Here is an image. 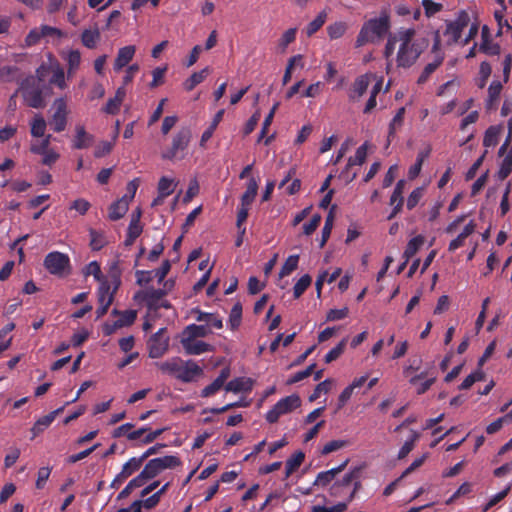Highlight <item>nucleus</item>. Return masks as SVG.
Here are the masks:
<instances>
[{
  "label": "nucleus",
  "mask_w": 512,
  "mask_h": 512,
  "mask_svg": "<svg viewBox=\"0 0 512 512\" xmlns=\"http://www.w3.org/2000/svg\"><path fill=\"white\" fill-rule=\"evenodd\" d=\"M483 379V373L482 372H473L469 374L460 384L459 389L460 390H467L469 389L475 382L480 381Z\"/></svg>",
  "instance_id": "69168bd1"
},
{
  "label": "nucleus",
  "mask_w": 512,
  "mask_h": 512,
  "mask_svg": "<svg viewBox=\"0 0 512 512\" xmlns=\"http://www.w3.org/2000/svg\"><path fill=\"white\" fill-rule=\"evenodd\" d=\"M164 328L159 329L155 334H153L148 341V349L149 356L151 358H159L161 357L167 350L168 343L167 340L162 338V334L164 332Z\"/></svg>",
  "instance_id": "9d476101"
},
{
  "label": "nucleus",
  "mask_w": 512,
  "mask_h": 512,
  "mask_svg": "<svg viewBox=\"0 0 512 512\" xmlns=\"http://www.w3.org/2000/svg\"><path fill=\"white\" fill-rule=\"evenodd\" d=\"M129 208L128 195H124L121 199L113 202L109 207L108 217L112 221L121 219Z\"/></svg>",
  "instance_id": "dca6fc26"
},
{
  "label": "nucleus",
  "mask_w": 512,
  "mask_h": 512,
  "mask_svg": "<svg viewBox=\"0 0 512 512\" xmlns=\"http://www.w3.org/2000/svg\"><path fill=\"white\" fill-rule=\"evenodd\" d=\"M136 52L134 45H127L118 50L113 68L116 72L122 70L133 59Z\"/></svg>",
  "instance_id": "ddd939ff"
},
{
  "label": "nucleus",
  "mask_w": 512,
  "mask_h": 512,
  "mask_svg": "<svg viewBox=\"0 0 512 512\" xmlns=\"http://www.w3.org/2000/svg\"><path fill=\"white\" fill-rule=\"evenodd\" d=\"M193 313L196 315V321L198 322H205L209 327H213L216 329H221L223 327L222 318L219 317L217 314L213 313H206L201 311L200 309L193 310Z\"/></svg>",
  "instance_id": "aec40b11"
},
{
  "label": "nucleus",
  "mask_w": 512,
  "mask_h": 512,
  "mask_svg": "<svg viewBox=\"0 0 512 512\" xmlns=\"http://www.w3.org/2000/svg\"><path fill=\"white\" fill-rule=\"evenodd\" d=\"M369 86V77L368 75H361L357 77L352 86V93L349 95L351 100L358 99L362 97L367 88Z\"/></svg>",
  "instance_id": "b1692460"
},
{
  "label": "nucleus",
  "mask_w": 512,
  "mask_h": 512,
  "mask_svg": "<svg viewBox=\"0 0 512 512\" xmlns=\"http://www.w3.org/2000/svg\"><path fill=\"white\" fill-rule=\"evenodd\" d=\"M346 31V25L343 22H335L327 27V33L331 39H338Z\"/></svg>",
  "instance_id": "864d4df0"
},
{
  "label": "nucleus",
  "mask_w": 512,
  "mask_h": 512,
  "mask_svg": "<svg viewBox=\"0 0 512 512\" xmlns=\"http://www.w3.org/2000/svg\"><path fill=\"white\" fill-rule=\"evenodd\" d=\"M64 410V406L60 407L49 414L39 418L31 428L32 437L31 439H34L41 433H43L55 420L56 416L60 414Z\"/></svg>",
  "instance_id": "f8f14e48"
},
{
  "label": "nucleus",
  "mask_w": 512,
  "mask_h": 512,
  "mask_svg": "<svg viewBox=\"0 0 512 512\" xmlns=\"http://www.w3.org/2000/svg\"><path fill=\"white\" fill-rule=\"evenodd\" d=\"M167 295L166 289H148L143 293L142 299L149 310L157 311L159 302Z\"/></svg>",
  "instance_id": "4468645a"
},
{
  "label": "nucleus",
  "mask_w": 512,
  "mask_h": 512,
  "mask_svg": "<svg viewBox=\"0 0 512 512\" xmlns=\"http://www.w3.org/2000/svg\"><path fill=\"white\" fill-rule=\"evenodd\" d=\"M252 386L253 381L250 378L238 377L229 381L224 388L227 392L239 393L251 391Z\"/></svg>",
  "instance_id": "6ab92c4d"
},
{
  "label": "nucleus",
  "mask_w": 512,
  "mask_h": 512,
  "mask_svg": "<svg viewBox=\"0 0 512 512\" xmlns=\"http://www.w3.org/2000/svg\"><path fill=\"white\" fill-rule=\"evenodd\" d=\"M210 332L211 331L207 325L190 324L184 329L182 338H203L206 337Z\"/></svg>",
  "instance_id": "393cba45"
},
{
  "label": "nucleus",
  "mask_w": 512,
  "mask_h": 512,
  "mask_svg": "<svg viewBox=\"0 0 512 512\" xmlns=\"http://www.w3.org/2000/svg\"><path fill=\"white\" fill-rule=\"evenodd\" d=\"M192 137V132L189 127H182L173 136L169 148L162 153V158L167 160H180L185 157V151L189 146Z\"/></svg>",
  "instance_id": "39448f33"
},
{
  "label": "nucleus",
  "mask_w": 512,
  "mask_h": 512,
  "mask_svg": "<svg viewBox=\"0 0 512 512\" xmlns=\"http://www.w3.org/2000/svg\"><path fill=\"white\" fill-rule=\"evenodd\" d=\"M417 438L418 434L413 432L411 438L406 440L403 446L400 448L398 452V459H404L413 450Z\"/></svg>",
  "instance_id": "052dcab7"
},
{
  "label": "nucleus",
  "mask_w": 512,
  "mask_h": 512,
  "mask_svg": "<svg viewBox=\"0 0 512 512\" xmlns=\"http://www.w3.org/2000/svg\"><path fill=\"white\" fill-rule=\"evenodd\" d=\"M349 442L347 440H332L326 443L322 449V454L327 455L339 449H342L348 446Z\"/></svg>",
  "instance_id": "bf43d9fd"
},
{
  "label": "nucleus",
  "mask_w": 512,
  "mask_h": 512,
  "mask_svg": "<svg viewBox=\"0 0 512 512\" xmlns=\"http://www.w3.org/2000/svg\"><path fill=\"white\" fill-rule=\"evenodd\" d=\"M367 147V143L365 142L357 148L354 157L349 158L346 170H348V168L351 166L362 165L365 162L367 157Z\"/></svg>",
  "instance_id": "4c0bfd02"
},
{
  "label": "nucleus",
  "mask_w": 512,
  "mask_h": 512,
  "mask_svg": "<svg viewBox=\"0 0 512 512\" xmlns=\"http://www.w3.org/2000/svg\"><path fill=\"white\" fill-rule=\"evenodd\" d=\"M241 320H242V305L240 302H237L233 305V307L230 311L229 320H228L230 328L232 330L237 329L241 324Z\"/></svg>",
  "instance_id": "e433bc0d"
},
{
  "label": "nucleus",
  "mask_w": 512,
  "mask_h": 512,
  "mask_svg": "<svg viewBox=\"0 0 512 512\" xmlns=\"http://www.w3.org/2000/svg\"><path fill=\"white\" fill-rule=\"evenodd\" d=\"M51 142V135H47L44 137V139L40 143L32 144L30 147V151L33 154L40 155L42 153H46L49 151V145Z\"/></svg>",
  "instance_id": "0e129e2a"
},
{
  "label": "nucleus",
  "mask_w": 512,
  "mask_h": 512,
  "mask_svg": "<svg viewBox=\"0 0 512 512\" xmlns=\"http://www.w3.org/2000/svg\"><path fill=\"white\" fill-rule=\"evenodd\" d=\"M156 460H158V463L160 464V467L163 471L165 469H173L181 465V460L177 456L173 455L158 457Z\"/></svg>",
  "instance_id": "09e8293b"
},
{
  "label": "nucleus",
  "mask_w": 512,
  "mask_h": 512,
  "mask_svg": "<svg viewBox=\"0 0 512 512\" xmlns=\"http://www.w3.org/2000/svg\"><path fill=\"white\" fill-rule=\"evenodd\" d=\"M121 285V279L118 272H112L110 273L109 279H104L101 281L97 296H98V303H105L107 300H111V304L114 301V296L119 289Z\"/></svg>",
  "instance_id": "6e6552de"
},
{
  "label": "nucleus",
  "mask_w": 512,
  "mask_h": 512,
  "mask_svg": "<svg viewBox=\"0 0 512 512\" xmlns=\"http://www.w3.org/2000/svg\"><path fill=\"white\" fill-rule=\"evenodd\" d=\"M502 91V84L500 81H493L488 88V102L491 105L497 101Z\"/></svg>",
  "instance_id": "e2e57ef3"
},
{
  "label": "nucleus",
  "mask_w": 512,
  "mask_h": 512,
  "mask_svg": "<svg viewBox=\"0 0 512 512\" xmlns=\"http://www.w3.org/2000/svg\"><path fill=\"white\" fill-rule=\"evenodd\" d=\"M43 264L49 273L56 276H63L70 267V259L68 255L64 253L54 251L45 256Z\"/></svg>",
  "instance_id": "423d86ee"
},
{
  "label": "nucleus",
  "mask_w": 512,
  "mask_h": 512,
  "mask_svg": "<svg viewBox=\"0 0 512 512\" xmlns=\"http://www.w3.org/2000/svg\"><path fill=\"white\" fill-rule=\"evenodd\" d=\"M143 469L145 470V473H147L148 477H150V479L155 478L163 471L156 458L149 460Z\"/></svg>",
  "instance_id": "13d9d810"
},
{
  "label": "nucleus",
  "mask_w": 512,
  "mask_h": 512,
  "mask_svg": "<svg viewBox=\"0 0 512 512\" xmlns=\"http://www.w3.org/2000/svg\"><path fill=\"white\" fill-rule=\"evenodd\" d=\"M170 487V482L165 483L157 492L152 494L150 497L143 500L144 507L146 509H152L158 505L163 494L167 492Z\"/></svg>",
  "instance_id": "f704fd0d"
},
{
  "label": "nucleus",
  "mask_w": 512,
  "mask_h": 512,
  "mask_svg": "<svg viewBox=\"0 0 512 512\" xmlns=\"http://www.w3.org/2000/svg\"><path fill=\"white\" fill-rule=\"evenodd\" d=\"M501 133V128L498 126H490L484 135L483 145L485 147H493L497 145L499 140V135Z\"/></svg>",
  "instance_id": "c9c22d12"
},
{
  "label": "nucleus",
  "mask_w": 512,
  "mask_h": 512,
  "mask_svg": "<svg viewBox=\"0 0 512 512\" xmlns=\"http://www.w3.org/2000/svg\"><path fill=\"white\" fill-rule=\"evenodd\" d=\"M161 370L174 375L182 382L188 383L203 373L202 368L193 360L184 362L181 358H173L161 364Z\"/></svg>",
  "instance_id": "20e7f679"
},
{
  "label": "nucleus",
  "mask_w": 512,
  "mask_h": 512,
  "mask_svg": "<svg viewBox=\"0 0 512 512\" xmlns=\"http://www.w3.org/2000/svg\"><path fill=\"white\" fill-rule=\"evenodd\" d=\"M299 262V256L298 255H290L286 261L284 262L281 270H280V277L287 276L291 274L294 270L297 269Z\"/></svg>",
  "instance_id": "c03bdc74"
},
{
  "label": "nucleus",
  "mask_w": 512,
  "mask_h": 512,
  "mask_svg": "<svg viewBox=\"0 0 512 512\" xmlns=\"http://www.w3.org/2000/svg\"><path fill=\"white\" fill-rule=\"evenodd\" d=\"M305 459V454L302 451L294 453L285 465V477L288 478L294 471H296Z\"/></svg>",
  "instance_id": "c85d7f7f"
},
{
  "label": "nucleus",
  "mask_w": 512,
  "mask_h": 512,
  "mask_svg": "<svg viewBox=\"0 0 512 512\" xmlns=\"http://www.w3.org/2000/svg\"><path fill=\"white\" fill-rule=\"evenodd\" d=\"M76 134L73 140V148L75 149H86L89 148L93 141L94 136L92 134H89L84 126L77 125L76 126Z\"/></svg>",
  "instance_id": "a211bd4d"
},
{
  "label": "nucleus",
  "mask_w": 512,
  "mask_h": 512,
  "mask_svg": "<svg viewBox=\"0 0 512 512\" xmlns=\"http://www.w3.org/2000/svg\"><path fill=\"white\" fill-rule=\"evenodd\" d=\"M55 112L52 116V125L55 132H62L67 124V105L63 98L54 101Z\"/></svg>",
  "instance_id": "1a4fd4ad"
},
{
  "label": "nucleus",
  "mask_w": 512,
  "mask_h": 512,
  "mask_svg": "<svg viewBox=\"0 0 512 512\" xmlns=\"http://www.w3.org/2000/svg\"><path fill=\"white\" fill-rule=\"evenodd\" d=\"M25 103L31 108H44L45 98L52 93L50 84H39L38 79L26 77L20 86Z\"/></svg>",
  "instance_id": "7ed1b4c3"
},
{
  "label": "nucleus",
  "mask_w": 512,
  "mask_h": 512,
  "mask_svg": "<svg viewBox=\"0 0 512 512\" xmlns=\"http://www.w3.org/2000/svg\"><path fill=\"white\" fill-rule=\"evenodd\" d=\"M106 243L103 233L94 229L90 230V246L92 250L99 251L106 245Z\"/></svg>",
  "instance_id": "37998d69"
},
{
  "label": "nucleus",
  "mask_w": 512,
  "mask_h": 512,
  "mask_svg": "<svg viewBox=\"0 0 512 512\" xmlns=\"http://www.w3.org/2000/svg\"><path fill=\"white\" fill-rule=\"evenodd\" d=\"M431 152L430 147L427 149L420 151L417 155L416 162L410 167L408 175L411 179L417 177L421 172L423 162L429 156Z\"/></svg>",
  "instance_id": "473e14b6"
},
{
  "label": "nucleus",
  "mask_w": 512,
  "mask_h": 512,
  "mask_svg": "<svg viewBox=\"0 0 512 512\" xmlns=\"http://www.w3.org/2000/svg\"><path fill=\"white\" fill-rule=\"evenodd\" d=\"M258 192V181L251 177L247 182L246 191L241 196V204L242 206H250Z\"/></svg>",
  "instance_id": "a878e982"
},
{
  "label": "nucleus",
  "mask_w": 512,
  "mask_h": 512,
  "mask_svg": "<svg viewBox=\"0 0 512 512\" xmlns=\"http://www.w3.org/2000/svg\"><path fill=\"white\" fill-rule=\"evenodd\" d=\"M296 28L286 30L279 40V46L284 50L289 44L296 39Z\"/></svg>",
  "instance_id": "774afa93"
},
{
  "label": "nucleus",
  "mask_w": 512,
  "mask_h": 512,
  "mask_svg": "<svg viewBox=\"0 0 512 512\" xmlns=\"http://www.w3.org/2000/svg\"><path fill=\"white\" fill-rule=\"evenodd\" d=\"M422 6L427 17L435 15L436 13L440 12L443 8V5L441 3H436L433 0H423Z\"/></svg>",
  "instance_id": "680f3d73"
},
{
  "label": "nucleus",
  "mask_w": 512,
  "mask_h": 512,
  "mask_svg": "<svg viewBox=\"0 0 512 512\" xmlns=\"http://www.w3.org/2000/svg\"><path fill=\"white\" fill-rule=\"evenodd\" d=\"M140 216L141 211H138V216H132L131 218V221L127 229V234L131 235V237L138 238L143 231V227L140 223Z\"/></svg>",
  "instance_id": "49530a36"
},
{
  "label": "nucleus",
  "mask_w": 512,
  "mask_h": 512,
  "mask_svg": "<svg viewBox=\"0 0 512 512\" xmlns=\"http://www.w3.org/2000/svg\"><path fill=\"white\" fill-rule=\"evenodd\" d=\"M311 282L312 278L310 275H303L293 287L294 298L298 299L299 297H301L307 290V288L311 285Z\"/></svg>",
  "instance_id": "ea45409f"
},
{
  "label": "nucleus",
  "mask_w": 512,
  "mask_h": 512,
  "mask_svg": "<svg viewBox=\"0 0 512 512\" xmlns=\"http://www.w3.org/2000/svg\"><path fill=\"white\" fill-rule=\"evenodd\" d=\"M125 97L126 90L124 86H121L116 90L114 97L107 101L106 105L102 108V111L109 115H116L120 111L121 104Z\"/></svg>",
  "instance_id": "2eb2a0df"
},
{
  "label": "nucleus",
  "mask_w": 512,
  "mask_h": 512,
  "mask_svg": "<svg viewBox=\"0 0 512 512\" xmlns=\"http://www.w3.org/2000/svg\"><path fill=\"white\" fill-rule=\"evenodd\" d=\"M326 21V13L325 12H321L317 15V17L311 21L307 28H306V33L308 36H312L313 34H315L325 23Z\"/></svg>",
  "instance_id": "de8ad7c7"
},
{
  "label": "nucleus",
  "mask_w": 512,
  "mask_h": 512,
  "mask_svg": "<svg viewBox=\"0 0 512 512\" xmlns=\"http://www.w3.org/2000/svg\"><path fill=\"white\" fill-rule=\"evenodd\" d=\"M424 241L425 238L422 235H417L413 237L411 240H409L403 253L405 263H407L418 252V250L424 244Z\"/></svg>",
  "instance_id": "cd10ccee"
},
{
  "label": "nucleus",
  "mask_w": 512,
  "mask_h": 512,
  "mask_svg": "<svg viewBox=\"0 0 512 512\" xmlns=\"http://www.w3.org/2000/svg\"><path fill=\"white\" fill-rule=\"evenodd\" d=\"M333 220H334L333 214H332V212H330L328 214V216L326 217L325 224L322 229V236H321V242H320L321 248L326 244V242L328 241V239L330 237L331 230L333 227Z\"/></svg>",
  "instance_id": "6e6d98bb"
},
{
  "label": "nucleus",
  "mask_w": 512,
  "mask_h": 512,
  "mask_svg": "<svg viewBox=\"0 0 512 512\" xmlns=\"http://www.w3.org/2000/svg\"><path fill=\"white\" fill-rule=\"evenodd\" d=\"M347 338H343L334 348H332L324 357L325 363H331L337 360L344 352Z\"/></svg>",
  "instance_id": "79ce46f5"
},
{
  "label": "nucleus",
  "mask_w": 512,
  "mask_h": 512,
  "mask_svg": "<svg viewBox=\"0 0 512 512\" xmlns=\"http://www.w3.org/2000/svg\"><path fill=\"white\" fill-rule=\"evenodd\" d=\"M444 61V56H435L434 57V60L433 62L431 63H428L423 71L421 72L418 80H417V83L418 84H424L428 81V79L430 78V76L436 71V69L442 65Z\"/></svg>",
  "instance_id": "bb28decb"
},
{
  "label": "nucleus",
  "mask_w": 512,
  "mask_h": 512,
  "mask_svg": "<svg viewBox=\"0 0 512 512\" xmlns=\"http://www.w3.org/2000/svg\"><path fill=\"white\" fill-rule=\"evenodd\" d=\"M174 192V183L172 179L161 177L158 183V193L161 196H169Z\"/></svg>",
  "instance_id": "3c124183"
},
{
  "label": "nucleus",
  "mask_w": 512,
  "mask_h": 512,
  "mask_svg": "<svg viewBox=\"0 0 512 512\" xmlns=\"http://www.w3.org/2000/svg\"><path fill=\"white\" fill-rule=\"evenodd\" d=\"M19 68L17 66H4L0 68V79L12 82L17 79Z\"/></svg>",
  "instance_id": "603ef678"
},
{
  "label": "nucleus",
  "mask_w": 512,
  "mask_h": 512,
  "mask_svg": "<svg viewBox=\"0 0 512 512\" xmlns=\"http://www.w3.org/2000/svg\"><path fill=\"white\" fill-rule=\"evenodd\" d=\"M144 462V458L139 457H132L130 458L121 469V473L125 475L126 478L130 477L133 473L138 471L142 464Z\"/></svg>",
  "instance_id": "2f4dec72"
},
{
  "label": "nucleus",
  "mask_w": 512,
  "mask_h": 512,
  "mask_svg": "<svg viewBox=\"0 0 512 512\" xmlns=\"http://www.w3.org/2000/svg\"><path fill=\"white\" fill-rule=\"evenodd\" d=\"M275 405L285 415L300 407L301 399L297 394H292L280 399Z\"/></svg>",
  "instance_id": "412c9836"
},
{
  "label": "nucleus",
  "mask_w": 512,
  "mask_h": 512,
  "mask_svg": "<svg viewBox=\"0 0 512 512\" xmlns=\"http://www.w3.org/2000/svg\"><path fill=\"white\" fill-rule=\"evenodd\" d=\"M100 40V32L98 29H85L81 34V42L88 49H94Z\"/></svg>",
  "instance_id": "7c9ffc66"
},
{
  "label": "nucleus",
  "mask_w": 512,
  "mask_h": 512,
  "mask_svg": "<svg viewBox=\"0 0 512 512\" xmlns=\"http://www.w3.org/2000/svg\"><path fill=\"white\" fill-rule=\"evenodd\" d=\"M414 28H400V44L396 55V63L400 68H410L428 47L425 38L415 39Z\"/></svg>",
  "instance_id": "f257e3e1"
},
{
  "label": "nucleus",
  "mask_w": 512,
  "mask_h": 512,
  "mask_svg": "<svg viewBox=\"0 0 512 512\" xmlns=\"http://www.w3.org/2000/svg\"><path fill=\"white\" fill-rule=\"evenodd\" d=\"M480 51L490 55H498L500 53V46L497 43H493L489 36L488 27L482 28V43L480 45Z\"/></svg>",
  "instance_id": "4be33fe9"
},
{
  "label": "nucleus",
  "mask_w": 512,
  "mask_h": 512,
  "mask_svg": "<svg viewBox=\"0 0 512 512\" xmlns=\"http://www.w3.org/2000/svg\"><path fill=\"white\" fill-rule=\"evenodd\" d=\"M359 474H360L359 469H354V470L346 473L341 480H339L335 483L339 484V487H341L343 489L345 487L350 486L352 483L354 484L355 481H359L358 480Z\"/></svg>",
  "instance_id": "4d7b16f0"
},
{
  "label": "nucleus",
  "mask_w": 512,
  "mask_h": 512,
  "mask_svg": "<svg viewBox=\"0 0 512 512\" xmlns=\"http://www.w3.org/2000/svg\"><path fill=\"white\" fill-rule=\"evenodd\" d=\"M39 30H40V28L36 27L29 31V33L27 34V36L24 40L26 47L35 46L40 42V40L42 39V36H41Z\"/></svg>",
  "instance_id": "338daca9"
},
{
  "label": "nucleus",
  "mask_w": 512,
  "mask_h": 512,
  "mask_svg": "<svg viewBox=\"0 0 512 512\" xmlns=\"http://www.w3.org/2000/svg\"><path fill=\"white\" fill-rule=\"evenodd\" d=\"M404 115L405 108L401 107L397 110L396 114L392 118L388 128L387 146L390 145L391 141L394 139L397 130L402 127L404 122Z\"/></svg>",
  "instance_id": "5701e85b"
},
{
  "label": "nucleus",
  "mask_w": 512,
  "mask_h": 512,
  "mask_svg": "<svg viewBox=\"0 0 512 512\" xmlns=\"http://www.w3.org/2000/svg\"><path fill=\"white\" fill-rule=\"evenodd\" d=\"M347 463H348V460L344 461L338 467L332 468V469L327 470V471L320 472L317 475V477H316V479L314 481V485L321 486V487H326L329 483H331L335 479V477L341 471L344 470V468L346 467Z\"/></svg>",
  "instance_id": "f3484780"
},
{
  "label": "nucleus",
  "mask_w": 512,
  "mask_h": 512,
  "mask_svg": "<svg viewBox=\"0 0 512 512\" xmlns=\"http://www.w3.org/2000/svg\"><path fill=\"white\" fill-rule=\"evenodd\" d=\"M400 43V29L396 33H389L387 42L383 51L385 59L388 61L394 54L396 43Z\"/></svg>",
  "instance_id": "72a5a7b5"
},
{
  "label": "nucleus",
  "mask_w": 512,
  "mask_h": 512,
  "mask_svg": "<svg viewBox=\"0 0 512 512\" xmlns=\"http://www.w3.org/2000/svg\"><path fill=\"white\" fill-rule=\"evenodd\" d=\"M423 195H424V188H422V187L415 188L408 196L407 203H406L407 209L412 210L413 208H415L417 206V204L419 203V201L421 200V198L423 197Z\"/></svg>",
  "instance_id": "5fc2aeb1"
},
{
  "label": "nucleus",
  "mask_w": 512,
  "mask_h": 512,
  "mask_svg": "<svg viewBox=\"0 0 512 512\" xmlns=\"http://www.w3.org/2000/svg\"><path fill=\"white\" fill-rule=\"evenodd\" d=\"M469 22L470 16L465 10H461L454 21L447 22L444 34L449 36L448 45L456 44L460 40L463 30Z\"/></svg>",
  "instance_id": "0eeeda50"
},
{
  "label": "nucleus",
  "mask_w": 512,
  "mask_h": 512,
  "mask_svg": "<svg viewBox=\"0 0 512 512\" xmlns=\"http://www.w3.org/2000/svg\"><path fill=\"white\" fill-rule=\"evenodd\" d=\"M209 73V69L206 67L199 72H194L188 79L183 83L186 91H192L198 84L202 83Z\"/></svg>",
  "instance_id": "c756f323"
},
{
  "label": "nucleus",
  "mask_w": 512,
  "mask_h": 512,
  "mask_svg": "<svg viewBox=\"0 0 512 512\" xmlns=\"http://www.w3.org/2000/svg\"><path fill=\"white\" fill-rule=\"evenodd\" d=\"M181 345L184 348L185 353L188 355H200L212 349L210 344L201 340L190 338H182Z\"/></svg>",
  "instance_id": "9b49d317"
},
{
  "label": "nucleus",
  "mask_w": 512,
  "mask_h": 512,
  "mask_svg": "<svg viewBox=\"0 0 512 512\" xmlns=\"http://www.w3.org/2000/svg\"><path fill=\"white\" fill-rule=\"evenodd\" d=\"M391 27L390 18L383 13L379 17L366 21L356 38V47H361L367 43H376L383 39Z\"/></svg>",
  "instance_id": "f03ea898"
},
{
  "label": "nucleus",
  "mask_w": 512,
  "mask_h": 512,
  "mask_svg": "<svg viewBox=\"0 0 512 512\" xmlns=\"http://www.w3.org/2000/svg\"><path fill=\"white\" fill-rule=\"evenodd\" d=\"M46 130V121L41 115H36L31 122V135L33 137H43Z\"/></svg>",
  "instance_id": "a19ab883"
},
{
  "label": "nucleus",
  "mask_w": 512,
  "mask_h": 512,
  "mask_svg": "<svg viewBox=\"0 0 512 512\" xmlns=\"http://www.w3.org/2000/svg\"><path fill=\"white\" fill-rule=\"evenodd\" d=\"M512 171V149L507 153L505 158L503 159L500 169L498 171V176L500 179H506Z\"/></svg>",
  "instance_id": "a18cd8bd"
},
{
  "label": "nucleus",
  "mask_w": 512,
  "mask_h": 512,
  "mask_svg": "<svg viewBox=\"0 0 512 512\" xmlns=\"http://www.w3.org/2000/svg\"><path fill=\"white\" fill-rule=\"evenodd\" d=\"M67 61V72L68 74H72L76 72L81 63V53L79 50H70L66 57Z\"/></svg>",
  "instance_id": "58836bf2"
},
{
  "label": "nucleus",
  "mask_w": 512,
  "mask_h": 512,
  "mask_svg": "<svg viewBox=\"0 0 512 512\" xmlns=\"http://www.w3.org/2000/svg\"><path fill=\"white\" fill-rule=\"evenodd\" d=\"M315 367H316V364L313 363V364H310L306 369L296 372L293 376H291L287 380V384H289V385L295 384L297 382H300V381L306 379L314 372Z\"/></svg>",
  "instance_id": "8fccbe9b"
}]
</instances>
